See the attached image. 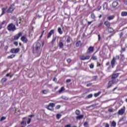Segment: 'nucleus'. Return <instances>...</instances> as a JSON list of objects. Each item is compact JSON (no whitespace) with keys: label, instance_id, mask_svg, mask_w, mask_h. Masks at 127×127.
I'll use <instances>...</instances> for the list:
<instances>
[{"label":"nucleus","instance_id":"1","mask_svg":"<svg viewBox=\"0 0 127 127\" xmlns=\"http://www.w3.org/2000/svg\"><path fill=\"white\" fill-rule=\"evenodd\" d=\"M120 76V73H113L111 75V80H109L107 83V85L106 86L107 89H110L112 88L114 85H116V84H118L119 79H117Z\"/></svg>","mask_w":127,"mask_h":127},{"label":"nucleus","instance_id":"2","mask_svg":"<svg viewBox=\"0 0 127 127\" xmlns=\"http://www.w3.org/2000/svg\"><path fill=\"white\" fill-rule=\"evenodd\" d=\"M40 48H41V44L39 42H37L35 47L33 48V53L37 54V56H40V54H41Z\"/></svg>","mask_w":127,"mask_h":127},{"label":"nucleus","instance_id":"3","mask_svg":"<svg viewBox=\"0 0 127 127\" xmlns=\"http://www.w3.org/2000/svg\"><path fill=\"white\" fill-rule=\"evenodd\" d=\"M7 29L8 31H15L16 30V27L15 25L12 23H9L7 26Z\"/></svg>","mask_w":127,"mask_h":127},{"label":"nucleus","instance_id":"4","mask_svg":"<svg viewBox=\"0 0 127 127\" xmlns=\"http://www.w3.org/2000/svg\"><path fill=\"white\" fill-rule=\"evenodd\" d=\"M55 107V104L53 103H50L49 105L46 106V109H47L49 111H54L53 109L50 108H54Z\"/></svg>","mask_w":127,"mask_h":127},{"label":"nucleus","instance_id":"5","mask_svg":"<svg viewBox=\"0 0 127 127\" xmlns=\"http://www.w3.org/2000/svg\"><path fill=\"white\" fill-rule=\"evenodd\" d=\"M14 9H15V8L14 7V4H12L7 10L6 12H7V13H11Z\"/></svg>","mask_w":127,"mask_h":127},{"label":"nucleus","instance_id":"6","mask_svg":"<svg viewBox=\"0 0 127 127\" xmlns=\"http://www.w3.org/2000/svg\"><path fill=\"white\" fill-rule=\"evenodd\" d=\"M126 112V106H123L122 108L118 111V114L120 115V116H123L125 112Z\"/></svg>","mask_w":127,"mask_h":127},{"label":"nucleus","instance_id":"7","mask_svg":"<svg viewBox=\"0 0 127 127\" xmlns=\"http://www.w3.org/2000/svg\"><path fill=\"white\" fill-rule=\"evenodd\" d=\"M20 51V48H12L10 50V53H12L16 54V53H18Z\"/></svg>","mask_w":127,"mask_h":127},{"label":"nucleus","instance_id":"8","mask_svg":"<svg viewBox=\"0 0 127 127\" xmlns=\"http://www.w3.org/2000/svg\"><path fill=\"white\" fill-rule=\"evenodd\" d=\"M55 33V30L52 29L48 33L47 36V39H49V38H51V36H52L53 34H54Z\"/></svg>","mask_w":127,"mask_h":127},{"label":"nucleus","instance_id":"9","mask_svg":"<svg viewBox=\"0 0 127 127\" xmlns=\"http://www.w3.org/2000/svg\"><path fill=\"white\" fill-rule=\"evenodd\" d=\"M80 60L84 61L85 60H89L90 59V56L87 55L85 56L84 55H81L79 56Z\"/></svg>","mask_w":127,"mask_h":127},{"label":"nucleus","instance_id":"10","mask_svg":"<svg viewBox=\"0 0 127 127\" xmlns=\"http://www.w3.org/2000/svg\"><path fill=\"white\" fill-rule=\"evenodd\" d=\"M95 49V47L93 46H90L87 51V53L88 54H90V53H93L94 52V50Z\"/></svg>","mask_w":127,"mask_h":127},{"label":"nucleus","instance_id":"11","mask_svg":"<svg viewBox=\"0 0 127 127\" xmlns=\"http://www.w3.org/2000/svg\"><path fill=\"white\" fill-rule=\"evenodd\" d=\"M21 36H22V33H18L14 36V40H18V39H19V37Z\"/></svg>","mask_w":127,"mask_h":127},{"label":"nucleus","instance_id":"12","mask_svg":"<svg viewBox=\"0 0 127 127\" xmlns=\"http://www.w3.org/2000/svg\"><path fill=\"white\" fill-rule=\"evenodd\" d=\"M21 40L23 43H27V42H28V39H27V38L24 36L21 37Z\"/></svg>","mask_w":127,"mask_h":127},{"label":"nucleus","instance_id":"13","mask_svg":"<svg viewBox=\"0 0 127 127\" xmlns=\"http://www.w3.org/2000/svg\"><path fill=\"white\" fill-rule=\"evenodd\" d=\"M57 39V36H53L52 40L51 42V43L52 45L53 46L55 44V41H56V40Z\"/></svg>","mask_w":127,"mask_h":127},{"label":"nucleus","instance_id":"14","mask_svg":"<svg viewBox=\"0 0 127 127\" xmlns=\"http://www.w3.org/2000/svg\"><path fill=\"white\" fill-rule=\"evenodd\" d=\"M104 25L107 26V27L108 28V27H111V23L109 21H106L104 22Z\"/></svg>","mask_w":127,"mask_h":127},{"label":"nucleus","instance_id":"15","mask_svg":"<svg viewBox=\"0 0 127 127\" xmlns=\"http://www.w3.org/2000/svg\"><path fill=\"white\" fill-rule=\"evenodd\" d=\"M5 23H6V21L5 20L3 21L0 23V29H1V28L3 27V26L5 25Z\"/></svg>","mask_w":127,"mask_h":127},{"label":"nucleus","instance_id":"16","mask_svg":"<svg viewBox=\"0 0 127 127\" xmlns=\"http://www.w3.org/2000/svg\"><path fill=\"white\" fill-rule=\"evenodd\" d=\"M59 47H60V48H63V47H64V44H63V42H62V40L60 41Z\"/></svg>","mask_w":127,"mask_h":127},{"label":"nucleus","instance_id":"17","mask_svg":"<svg viewBox=\"0 0 127 127\" xmlns=\"http://www.w3.org/2000/svg\"><path fill=\"white\" fill-rule=\"evenodd\" d=\"M116 64V61L115 60V59L113 58V59L111 60V66L113 68L114 66H115V64Z\"/></svg>","mask_w":127,"mask_h":127},{"label":"nucleus","instance_id":"18","mask_svg":"<svg viewBox=\"0 0 127 127\" xmlns=\"http://www.w3.org/2000/svg\"><path fill=\"white\" fill-rule=\"evenodd\" d=\"M84 118V115H78L76 117V120H82Z\"/></svg>","mask_w":127,"mask_h":127},{"label":"nucleus","instance_id":"19","mask_svg":"<svg viewBox=\"0 0 127 127\" xmlns=\"http://www.w3.org/2000/svg\"><path fill=\"white\" fill-rule=\"evenodd\" d=\"M118 4H119V3L117 1H114L112 3V6L113 7H116V6H118Z\"/></svg>","mask_w":127,"mask_h":127},{"label":"nucleus","instance_id":"20","mask_svg":"<svg viewBox=\"0 0 127 127\" xmlns=\"http://www.w3.org/2000/svg\"><path fill=\"white\" fill-rule=\"evenodd\" d=\"M108 30L110 33H112V32H114V31H115L114 30V29H113V28H112L111 27H109L108 28Z\"/></svg>","mask_w":127,"mask_h":127},{"label":"nucleus","instance_id":"21","mask_svg":"<svg viewBox=\"0 0 127 127\" xmlns=\"http://www.w3.org/2000/svg\"><path fill=\"white\" fill-rule=\"evenodd\" d=\"M115 18V15L109 16L107 17L108 20H113Z\"/></svg>","mask_w":127,"mask_h":127},{"label":"nucleus","instance_id":"22","mask_svg":"<svg viewBox=\"0 0 127 127\" xmlns=\"http://www.w3.org/2000/svg\"><path fill=\"white\" fill-rule=\"evenodd\" d=\"M117 127V123H116V122L113 121L111 123V127Z\"/></svg>","mask_w":127,"mask_h":127},{"label":"nucleus","instance_id":"23","mask_svg":"<svg viewBox=\"0 0 127 127\" xmlns=\"http://www.w3.org/2000/svg\"><path fill=\"white\" fill-rule=\"evenodd\" d=\"M15 57V55L14 54H12L10 56H8L7 58V59H12V58H14Z\"/></svg>","mask_w":127,"mask_h":127},{"label":"nucleus","instance_id":"24","mask_svg":"<svg viewBox=\"0 0 127 127\" xmlns=\"http://www.w3.org/2000/svg\"><path fill=\"white\" fill-rule=\"evenodd\" d=\"M122 16H127V11H122L121 12Z\"/></svg>","mask_w":127,"mask_h":127},{"label":"nucleus","instance_id":"25","mask_svg":"<svg viewBox=\"0 0 127 127\" xmlns=\"http://www.w3.org/2000/svg\"><path fill=\"white\" fill-rule=\"evenodd\" d=\"M42 94H44V95H46V94L48 93V90L45 89L42 91Z\"/></svg>","mask_w":127,"mask_h":127},{"label":"nucleus","instance_id":"26","mask_svg":"<svg viewBox=\"0 0 127 127\" xmlns=\"http://www.w3.org/2000/svg\"><path fill=\"white\" fill-rule=\"evenodd\" d=\"M71 39H72V38H71V37L70 36H68L67 38L66 39V42L67 43H70V41H71Z\"/></svg>","mask_w":127,"mask_h":127},{"label":"nucleus","instance_id":"27","mask_svg":"<svg viewBox=\"0 0 127 127\" xmlns=\"http://www.w3.org/2000/svg\"><path fill=\"white\" fill-rule=\"evenodd\" d=\"M58 32H59V33L60 34H63V32L62 31V30L61 29V28L60 27L58 28Z\"/></svg>","mask_w":127,"mask_h":127},{"label":"nucleus","instance_id":"28","mask_svg":"<svg viewBox=\"0 0 127 127\" xmlns=\"http://www.w3.org/2000/svg\"><path fill=\"white\" fill-rule=\"evenodd\" d=\"M63 91H65V88H64V87H62L61 88L60 90H59V93H60V94H61V93Z\"/></svg>","mask_w":127,"mask_h":127},{"label":"nucleus","instance_id":"29","mask_svg":"<svg viewBox=\"0 0 127 127\" xmlns=\"http://www.w3.org/2000/svg\"><path fill=\"white\" fill-rule=\"evenodd\" d=\"M1 10H2L1 15H2L3 14H4V13H5V10H6V8H2Z\"/></svg>","mask_w":127,"mask_h":127},{"label":"nucleus","instance_id":"30","mask_svg":"<svg viewBox=\"0 0 127 127\" xmlns=\"http://www.w3.org/2000/svg\"><path fill=\"white\" fill-rule=\"evenodd\" d=\"M80 44H81V41H78L76 43V47H79V46H80Z\"/></svg>","mask_w":127,"mask_h":127},{"label":"nucleus","instance_id":"31","mask_svg":"<svg viewBox=\"0 0 127 127\" xmlns=\"http://www.w3.org/2000/svg\"><path fill=\"white\" fill-rule=\"evenodd\" d=\"M6 81H7V78H6L5 77H3L1 79V81L2 82V83H5V82H6Z\"/></svg>","mask_w":127,"mask_h":127},{"label":"nucleus","instance_id":"32","mask_svg":"<svg viewBox=\"0 0 127 127\" xmlns=\"http://www.w3.org/2000/svg\"><path fill=\"white\" fill-rule=\"evenodd\" d=\"M91 17L92 19H95L96 18V16H95V14H94V13L91 14Z\"/></svg>","mask_w":127,"mask_h":127},{"label":"nucleus","instance_id":"33","mask_svg":"<svg viewBox=\"0 0 127 127\" xmlns=\"http://www.w3.org/2000/svg\"><path fill=\"white\" fill-rule=\"evenodd\" d=\"M113 59H115V60H120V56H116V57H114Z\"/></svg>","mask_w":127,"mask_h":127},{"label":"nucleus","instance_id":"34","mask_svg":"<svg viewBox=\"0 0 127 127\" xmlns=\"http://www.w3.org/2000/svg\"><path fill=\"white\" fill-rule=\"evenodd\" d=\"M44 32H45V30H43L42 33H41V35L40 36V39H41V38H42V37L43 36V34H44Z\"/></svg>","mask_w":127,"mask_h":127},{"label":"nucleus","instance_id":"35","mask_svg":"<svg viewBox=\"0 0 127 127\" xmlns=\"http://www.w3.org/2000/svg\"><path fill=\"white\" fill-rule=\"evenodd\" d=\"M75 115H76L77 116H79V115H80V111L78 110H76L75 111Z\"/></svg>","mask_w":127,"mask_h":127},{"label":"nucleus","instance_id":"36","mask_svg":"<svg viewBox=\"0 0 127 127\" xmlns=\"http://www.w3.org/2000/svg\"><path fill=\"white\" fill-rule=\"evenodd\" d=\"M4 120H6V117H2L0 119V122H2V121H4Z\"/></svg>","mask_w":127,"mask_h":127},{"label":"nucleus","instance_id":"37","mask_svg":"<svg viewBox=\"0 0 127 127\" xmlns=\"http://www.w3.org/2000/svg\"><path fill=\"white\" fill-rule=\"evenodd\" d=\"M100 94H101V92H98L97 93H95L94 96L96 98V97H98V96H100Z\"/></svg>","mask_w":127,"mask_h":127},{"label":"nucleus","instance_id":"38","mask_svg":"<svg viewBox=\"0 0 127 127\" xmlns=\"http://www.w3.org/2000/svg\"><path fill=\"white\" fill-rule=\"evenodd\" d=\"M92 97H93V94H89L88 95H87V99H91V98H92Z\"/></svg>","mask_w":127,"mask_h":127},{"label":"nucleus","instance_id":"39","mask_svg":"<svg viewBox=\"0 0 127 127\" xmlns=\"http://www.w3.org/2000/svg\"><path fill=\"white\" fill-rule=\"evenodd\" d=\"M61 114H57L56 116V118L58 120H59L61 118Z\"/></svg>","mask_w":127,"mask_h":127},{"label":"nucleus","instance_id":"40","mask_svg":"<svg viewBox=\"0 0 127 127\" xmlns=\"http://www.w3.org/2000/svg\"><path fill=\"white\" fill-rule=\"evenodd\" d=\"M89 68H90V69H93L94 68V64H89Z\"/></svg>","mask_w":127,"mask_h":127},{"label":"nucleus","instance_id":"41","mask_svg":"<svg viewBox=\"0 0 127 127\" xmlns=\"http://www.w3.org/2000/svg\"><path fill=\"white\" fill-rule=\"evenodd\" d=\"M8 49V46H5L4 47V50L5 51H7Z\"/></svg>","mask_w":127,"mask_h":127},{"label":"nucleus","instance_id":"42","mask_svg":"<svg viewBox=\"0 0 127 127\" xmlns=\"http://www.w3.org/2000/svg\"><path fill=\"white\" fill-rule=\"evenodd\" d=\"M89 125V123L87 122H85L84 124H83V126L84 127H88V125Z\"/></svg>","mask_w":127,"mask_h":127},{"label":"nucleus","instance_id":"43","mask_svg":"<svg viewBox=\"0 0 127 127\" xmlns=\"http://www.w3.org/2000/svg\"><path fill=\"white\" fill-rule=\"evenodd\" d=\"M103 125H105V127H110V124L108 123H103Z\"/></svg>","mask_w":127,"mask_h":127},{"label":"nucleus","instance_id":"44","mask_svg":"<svg viewBox=\"0 0 127 127\" xmlns=\"http://www.w3.org/2000/svg\"><path fill=\"white\" fill-rule=\"evenodd\" d=\"M60 108H61V106L60 105H57L56 107V110H59V109H60Z\"/></svg>","mask_w":127,"mask_h":127},{"label":"nucleus","instance_id":"45","mask_svg":"<svg viewBox=\"0 0 127 127\" xmlns=\"http://www.w3.org/2000/svg\"><path fill=\"white\" fill-rule=\"evenodd\" d=\"M31 122V119L29 118V119H28V121L27 122V124L28 125H29V124H30Z\"/></svg>","mask_w":127,"mask_h":127},{"label":"nucleus","instance_id":"46","mask_svg":"<svg viewBox=\"0 0 127 127\" xmlns=\"http://www.w3.org/2000/svg\"><path fill=\"white\" fill-rule=\"evenodd\" d=\"M92 59L93 60H97V58L96 56H93L92 57Z\"/></svg>","mask_w":127,"mask_h":127},{"label":"nucleus","instance_id":"47","mask_svg":"<svg viewBox=\"0 0 127 127\" xmlns=\"http://www.w3.org/2000/svg\"><path fill=\"white\" fill-rule=\"evenodd\" d=\"M119 35H120V38H122V37H123V35H124V33L123 32L120 33Z\"/></svg>","mask_w":127,"mask_h":127},{"label":"nucleus","instance_id":"48","mask_svg":"<svg viewBox=\"0 0 127 127\" xmlns=\"http://www.w3.org/2000/svg\"><path fill=\"white\" fill-rule=\"evenodd\" d=\"M13 44L15 45V46H17L18 45V42H14Z\"/></svg>","mask_w":127,"mask_h":127},{"label":"nucleus","instance_id":"49","mask_svg":"<svg viewBox=\"0 0 127 127\" xmlns=\"http://www.w3.org/2000/svg\"><path fill=\"white\" fill-rule=\"evenodd\" d=\"M125 51H126V48H122L121 53H123V52H125Z\"/></svg>","mask_w":127,"mask_h":127},{"label":"nucleus","instance_id":"50","mask_svg":"<svg viewBox=\"0 0 127 127\" xmlns=\"http://www.w3.org/2000/svg\"><path fill=\"white\" fill-rule=\"evenodd\" d=\"M97 67H101V64H99V62L97 63Z\"/></svg>","mask_w":127,"mask_h":127},{"label":"nucleus","instance_id":"51","mask_svg":"<svg viewBox=\"0 0 127 127\" xmlns=\"http://www.w3.org/2000/svg\"><path fill=\"white\" fill-rule=\"evenodd\" d=\"M66 61H67V63H71V60L70 59H68Z\"/></svg>","mask_w":127,"mask_h":127},{"label":"nucleus","instance_id":"52","mask_svg":"<svg viewBox=\"0 0 127 127\" xmlns=\"http://www.w3.org/2000/svg\"><path fill=\"white\" fill-rule=\"evenodd\" d=\"M98 41H100V40H101V35L100 34L98 35Z\"/></svg>","mask_w":127,"mask_h":127},{"label":"nucleus","instance_id":"53","mask_svg":"<svg viewBox=\"0 0 127 127\" xmlns=\"http://www.w3.org/2000/svg\"><path fill=\"white\" fill-rule=\"evenodd\" d=\"M66 83H70V82H71V79H66Z\"/></svg>","mask_w":127,"mask_h":127},{"label":"nucleus","instance_id":"54","mask_svg":"<svg viewBox=\"0 0 127 127\" xmlns=\"http://www.w3.org/2000/svg\"><path fill=\"white\" fill-rule=\"evenodd\" d=\"M92 85V83H88L86 85L87 87H91V86Z\"/></svg>","mask_w":127,"mask_h":127},{"label":"nucleus","instance_id":"55","mask_svg":"<svg viewBox=\"0 0 127 127\" xmlns=\"http://www.w3.org/2000/svg\"><path fill=\"white\" fill-rule=\"evenodd\" d=\"M124 118H121L120 120H119V122L121 123V122H124Z\"/></svg>","mask_w":127,"mask_h":127},{"label":"nucleus","instance_id":"56","mask_svg":"<svg viewBox=\"0 0 127 127\" xmlns=\"http://www.w3.org/2000/svg\"><path fill=\"white\" fill-rule=\"evenodd\" d=\"M97 78H98V76H97V75L93 76V79H94L95 80H97Z\"/></svg>","mask_w":127,"mask_h":127},{"label":"nucleus","instance_id":"57","mask_svg":"<svg viewBox=\"0 0 127 127\" xmlns=\"http://www.w3.org/2000/svg\"><path fill=\"white\" fill-rule=\"evenodd\" d=\"M108 112H110V113H112L113 112V109H109L108 110Z\"/></svg>","mask_w":127,"mask_h":127},{"label":"nucleus","instance_id":"58","mask_svg":"<svg viewBox=\"0 0 127 127\" xmlns=\"http://www.w3.org/2000/svg\"><path fill=\"white\" fill-rule=\"evenodd\" d=\"M117 89H118V87H116L115 88H114L113 90L112 91L114 92V91H116V90H117Z\"/></svg>","mask_w":127,"mask_h":127},{"label":"nucleus","instance_id":"59","mask_svg":"<svg viewBox=\"0 0 127 127\" xmlns=\"http://www.w3.org/2000/svg\"><path fill=\"white\" fill-rule=\"evenodd\" d=\"M64 127H71V125H65Z\"/></svg>","mask_w":127,"mask_h":127},{"label":"nucleus","instance_id":"60","mask_svg":"<svg viewBox=\"0 0 127 127\" xmlns=\"http://www.w3.org/2000/svg\"><path fill=\"white\" fill-rule=\"evenodd\" d=\"M33 117H34V115H29V118H33Z\"/></svg>","mask_w":127,"mask_h":127},{"label":"nucleus","instance_id":"61","mask_svg":"<svg viewBox=\"0 0 127 127\" xmlns=\"http://www.w3.org/2000/svg\"><path fill=\"white\" fill-rule=\"evenodd\" d=\"M106 66H109V65H110V62H108L106 64Z\"/></svg>","mask_w":127,"mask_h":127},{"label":"nucleus","instance_id":"62","mask_svg":"<svg viewBox=\"0 0 127 127\" xmlns=\"http://www.w3.org/2000/svg\"><path fill=\"white\" fill-rule=\"evenodd\" d=\"M45 44V42L44 41H43L42 43V46H44V45Z\"/></svg>","mask_w":127,"mask_h":127},{"label":"nucleus","instance_id":"63","mask_svg":"<svg viewBox=\"0 0 127 127\" xmlns=\"http://www.w3.org/2000/svg\"><path fill=\"white\" fill-rule=\"evenodd\" d=\"M124 3H125V4L127 5V0H125V1H124Z\"/></svg>","mask_w":127,"mask_h":127},{"label":"nucleus","instance_id":"64","mask_svg":"<svg viewBox=\"0 0 127 127\" xmlns=\"http://www.w3.org/2000/svg\"><path fill=\"white\" fill-rule=\"evenodd\" d=\"M92 21H90V22H88V25H90V24H91V23H92Z\"/></svg>","mask_w":127,"mask_h":127}]
</instances>
